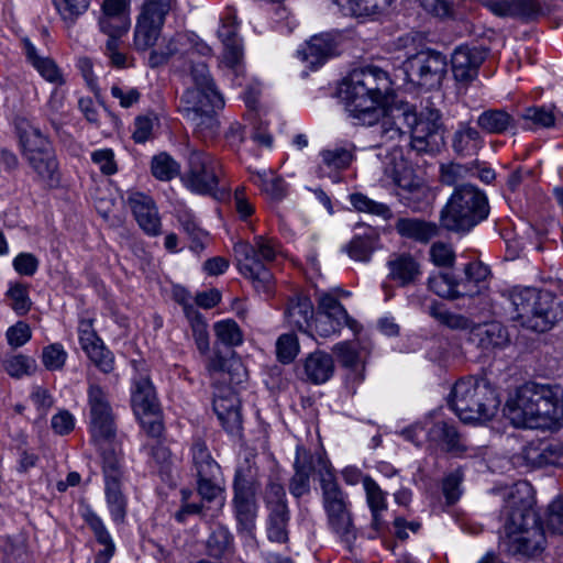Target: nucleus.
I'll list each match as a JSON object with an SVG mask.
<instances>
[{
    "instance_id": "1",
    "label": "nucleus",
    "mask_w": 563,
    "mask_h": 563,
    "mask_svg": "<svg viewBox=\"0 0 563 563\" xmlns=\"http://www.w3.org/2000/svg\"><path fill=\"white\" fill-rule=\"evenodd\" d=\"M391 82L378 67L353 70L339 89L346 110L361 124L373 126L377 146L388 145L402 136L401 124L411 133V147L417 152L434 151L442 142L441 113L426 106L419 113L406 102L389 104Z\"/></svg>"
},
{
    "instance_id": "2",
    "label": "nucleus",
    "mask_w": 563,
    "mask_h": 563,
    "mask_svg": "<svg viewBox=\"0 0 563 563\" xmlns=\"http://www.w3.org/2000/svg\"><path fill=\"white\" fill-rule=\"evenodd\" d=\"M504 411L515 427L556 430L563 423V386L527 383L508 398Z\"/></svg>"
},
{
    "instance_id": "3",
    "label": "nucleus",
    "mask_w": 563,
    "mask_h": 563,
    "mask_svg": "<svg viewBox=\"0 0 563 563\" xmlns=\"http://www.w3.org/2000/svg\"><path fill=\"white\" fill-rule=\"evenodd\" d=\"M504 497L506 500L501 518L504 542L508 551L528 556L540 553L544 549L545 537L533 509L532 487L527 482H518L504 494Z\"/></svg>"
},
{
    "instance_id": "4",
    "label": "nucleus",
    "mask_w": 563,
    "mask_h": 563,
    "mask_svg": "<svg viewBox=\"0 0 563 563\" xmlns=\"http://www.w3.org/2000/svg\"><path fill=\"white\" fill-rule=\"evenodd\" d=\"M190 77L192 86L181 96L179 109L205 136L211 137L218 132L216 112L224 107V99L216 88L206 63H194Z\"/></svg>"
},
{
    "instance_id": "5",
    "label": "nucleus",
    "mask_w": 563,
    "mask_h": 563,
    "mask_svg": "<svg viewBox=\"0 0 563 563\" xmlns=\"http://www.w3.org/2000/svg\"><path fill=\"white\" fill-rule=\"evenodd\" d=\"M509 312L522 327L544 332L563 314L561 302L549 291L516 287L509 291Z\"/></svg>"
},
{
    "instance_id": "6",
    "label": "nucleus",
    "mask_w": 563,
    "mask_h": 563,
    "mask_svg": "<svg viewBox=\"0 0 563 563\" xmlns=\"http://www.w3.org/2000/svg\"><path fill=\"white\" fill-rule=\"evenodd\" d=\"M449 405L463 422L483 423L497 413L500 400L487 379L467 377L454 384Z\"/></svg>"
},
{
    "instance_id": "7",
    "label": "nucleus",
    "mask_w": 563,
    "mask_h": 563,
    "mask_svg": "<svg viewBox=\"0 0 563 563\" xmlns=\"http://www.w3.org/2000/svg\"><path fill=\"white\" fill-rule=\"evenodd\" d=\"M233 251L240 274L252 283L258 295L269 298L274 292V277L266 263L276 258L278 243L274 239L257 235L252 243H235Z\"/></svg>"
},
{
    "instance_id": "8",
    "label": "nucleus",
    "mask_w": 563,
    "mask_h": 563,
    "mask_svg": "<svg viewBox=\"0 0 563 563\" xmlns=\"http://www.w3.org/2000/svg\"><path fill=\"white\" fill-rule=\"evenodd\" d=\"M488 216L487 198L477 187H456L440 214L441 225L453 232H468Z\"/></svg>"
},
{
    "instance_id": "9",
    "label": "nucleus",
    "mask_w": 563,
    "mask_h": 563,
    "mask_svg": "<svg viewBox=\"0 0 563 563\" xmlns=\"http://www.w3.org/2000/svg\"><path fill=\"white\" fill-rule=\"evenodd\" d=\"M402 434L416 445L428 441L430 445L456 456L463 455L468 450V445L455 426L445 420L426 419L423 422H417L405 429Z\"/></svg>"
},
{
    "instance_id": "10",
    "label": "nucleus",
    "mask_w": 563,
    "mask_h": 563,
    "mask_svg": "<svg viewBox=\"0 0 563 563\" xmlns=\"http://www.w3.org/2000/svg\"><path fill=\"white\" fill-rule=\"evenodd\" d=\"M319 462L323 465V468L327 472L325 475H322L320 481L329 525L342 540L349 542L355 538V533L352 518L347 510L345 495L335 482L327 463L321 457H319Z\"/></svg>"
},
{
    "instance_id": "11",
    "label": "nucleus",
    "mask_w": 563,
    "mask_h": 563,
    "mask_svg": "<svg viewBox=\"0 0 563 563\" xmlns=\"http://www.w3.org/2000/svg\"><path fill=\"white\" fill-rule=\"evenodd\" d=\"M175 0H146L136 19L132 46L136 52L151 51L161 38L166 15Z\"/></svg>"
},
{
    "instance_id": "12",
    "label": "nucleus",
    "mask_w": 563,
    "mask_h": 563,
    "mask_svg": "<svg viewBox=\"0 0 563 563\" xmlns=\"http://www.w3.org/2000/svg\"><path fill=\"white\" fill-rule=\"evenodd\" d=\"M90 433L101 454L115 450L111 441L115 435L114 416L104 390L90 384L88 388Z\"/></svg>"
},
{
    "instance_id": "13",
    "label": "nucleus",
    "mask_w": 563,
    "mask_h": 563,
    "mask_svg": "<svg viewBox=\"0 0 563 563\" xmlns=\"http://www.w3.org/2000/svg\"><path fill=\"white\" fill-rule=\"evenodd\" d=\"M131 404L134 415L142 428L151 437H159L163 432L161 408L155 388L147 376L133 379Z\"/></svg>"
},
{
    "instance_id": "14",
    "label": "nucleus",
    "mask_w": 563,
    "mask_h": 563,
    "mask_svg": "<svg viewBox=\"0 0 563 563\" xmlns=\"http://www.w3.org/2000/svg\"><path fill=\"white\" fill-rule=\"evenodd\" d=\"M106 504L115 525H122L128 514V497L122 489L121 459L115 450L102 453Z\"/></svg>"
},
{
    "instance_id": "15",
    "label": "nucleus",
    "mask_w": 563,
    "mask_h": 563,
    "mask_svg": "<svg viewBox=\"0 0 563 563\" xmlns=\"http://www.w3.org/2000/svg\"><path fill=\"white\" fill-rule=\"evenodd\" d=\"M184 186L197 195H208L220 199L223 194L219 191L218 164L207 153L198 150L188 156V169L181 176Z\"/></svg>"
},
{
    "instance_id": "16",
    "label": "nucleus",
    "mask_w": 563,
    "mask_h": 563,
    "mask_svg": "<svg viewBox=\"0 0 563 563\" xmlns=\"http://www.w3.org/2000/svg\"><path fill=\"white\" fill-rule=\"evenodd\" d=\"M347 327L355 334L362 325L353 319L341 305L338 297L331 292H322L318 299V318L314 321V331L322 338L338 334Z\"/></svg>"
},
{
    "instance_id": "17",
    "label": "nucleus",
    "mask_w": 563,
    "mask_h": 563,
    "mask_svg": "<svg viewBox=\"0 0 563 563\" xmlns=\"http://www.w3.org/2000/svg\"><path fill=\"white\" fill-rule=\"evenodd\" d=\"M446 71V59L440 53L421 51L404 63V74L412 85L433 88L439 86Z\"/></svg>"
},
{
    "instance_id": "18",
    "label": "nucleus",
    "mask_w": 563,
    "mask_h": 563,
    "mask_svg": "<svg viewBox=\"0 0 563 563\" xmlns=\"http://www.w3.org/2000/svg\"><path fill=\"white\" fill-rule=\"evenodd\" d=\"M384 170L401 190L408 194V196L404 195V198L418 200L427 194V186L413 175L412 169L404 161L401 151L396 145L390 146V152L384 162Z\"/></svg>"
},
{
    "instance_id": "19",
    "label": "nucleus",
    "mask_w": 563,
    "mask_h": 563,
    "mask_svg": "<svg viewBox=\"0 0 563 563\" xmlns=\"http://www.w3.org/2000/svg\"><path fill=\"white\" fill-rule=\"evenodd\" d=\"M234 507L238 520V530L252 538L256 526L257 506L255 489L244 479L238 478L234 484Z\"/></svg>"
},
{
    "instance_id": "20",
    "label": "nucleus",
    "mask_w": 563,
    "mask_h": 563,
    "mask_svg": "<svg viewBox=\"0 0 563 563\" xmlns=\"http://www.w3.org/2000/svg\"><path fill=\"white\" fill-rule=\"evenodd\" d=\"M319 457H321L330 467L329 462L322 456H314L302 446L296 449L295 460V474L290 481L289 490L295 497H301L310 490V475L318 467L320 476L325 475L323 465L320 464ZM331 471V468H329Z\"/></svg>"
},
{
    "instance_id": "21",
    "label": "nucleus",
    "mask_w": 563,
    "mask_h": 563,
    "mask_svg": "<svg viewBox=\"0 0 563 563\" xmlns=\"http://www.w3.org/2000/svg\"><path fill=\"white\" fill-rule=\"evenodd\" d=\"M332 352L342 367L346 369L345 382L352 388L365 379L363 349L356 341H342L333 345Z\"/></svg>"
},
{
    "instance_id": "22",
    "label": "nucleus",
    "mask_w": 563,
    "mask_h": 563,
    "mask_svg": "<svg viewBox=\"0 0 563 563\" xmlns=\"http://www.w3.org/2000/svg\"><path fill=\"white\" fill-rule=\"evenodd\" d=\"M387 279L399 287L415 285L422 276L421 263L407 252L394 253L386 262Z\"/></svg>"
},
{
    "instance_id": "23",
    "label": "nucleus",
    "mask_w": 563,
    "mask_h": 563,
    "mask_svg": "<svg viewBox=\"0 0 563 563\" xmlns=\"http://www.w3.org/2000/svg\"><path fill=\"white\" fill-rule=\"evenodd\" d=\"M126 202L145 233L157 235L161 232L158 211L150 196L139 191H130L128 192Z\"/></svg>"
},
{
    "instance_id": "24",
    "label": "nucleus",
    "mask_w": 563,
    "mask_h": 563,
    "mask_svg": "<svg viewBox=\"0 0 563 563\" xmlns=\"http://www.w3.org/2000/svg\"><path fill=\"white\" fill-rule=\"evenodd\" d=\"M213 409L228 432H239L242 424L240 400L231 388L217 389L213 398Z\"/></svg>"
},
{
    "instance_id": "25",
    "label": "nucleus",
    "mask_w": 563,
    "mask_h": 563,
    "mask_svg": "<svg viewBox=\"0 0 563 563\" xmlns=\"http://www.w3.org/2000/svg\"><path fill=\"white\" fill-rule=\"evenodd\" d=\"M493 14L501 18L531 20L541 13L536 0H481Z\"/></svg>"
},
{
    "instance_id": "26",
    "label": "nucleus",
    "mask_w": 563,
    "mask_h": 563,
    "mask_svg": "<svg viewBox=\"0 0 563 563\" xmlns=\"http://www.w3.org/2000/svg\"><path fill=\"white\" fill-rule=\"evenodd\" d=\"M484 60V54L477 48L457 47L452 54V71L454 78L462 84H468L477 76L478 67Z\"/></svg>"
},
{
    "instance_id": "27",
    "label": "nucleus",
    "mask_w": 563,
    "mask_h": 563,
    "mask_svg": "<svg viewBox=\"0 0 563 563\" xmlns=\"http://www.w3.org/2000/svg\"><path fill=\"white\" fill-rule=\"evenodd\" d=\"M470 341L484 351L505 347L509 343L506 328L499 322L471 327Z\"/></svg>"
},
{
    "instance_id": "28",
    "label": "nucleus",
    "mask_w": 563,
    "mask_h": 563,
    "mask_svg": "<svg viewBox=\"0 0 563 563\" xmlns=\"http://www.w3.org/2000/svg\"><path fill=\"white\" fill-rule=\"evenodd\" d=\"M23 49L27 62L44 80L56 87L63 86L66 82L65 76L55 60L48 56L41 55L30 40L23 41Z\"/></svg>"
},
{
    "instance_id": "29",
    "label": "nucleus",
    "mask_w": 563,
    "mask_h": 563,
    "mask_svg": "<svg viewBox=\"0 0 563 563\" xmlns=\"http://www.w3.org/2000/svg\"><path fill=\"white\" fill-rule=\"evenodd\" d=\"M219 67L235 86H242L245 77L244 49L242 42L223 45Z\"/></svg>"
},
{
    "instance_id": "30",
    "label": "nucleus",
    "mask_w": 563,
    "mask_h": 563,
    "mask_svg": "<svg viewBox=\"0 0 563 563\" xmlns=\"http://www.w3.org/2000/svg\"><path fill=\"white\" fill-rule=\"evenodd\" d=\"M302 368L307 382L321 385L333 376L334 361L330 354L318 350L305 358Z\"/></svg>"
},
{
    "instance_id": "31",
    "label": "nucleus",
    "mask_w": 563,
    "mask_h": 563,
    "mask_svg": "<svg viewBox=\"0 0 563 563\" xmlns=\"http://www.w3.org/2000/svg\"><path fill=\"white\" fill-rule=\"evenodd\" d=\"M334 51L333 40L329 34H319L312 36L303 47L298 49V57L307 63L310 68H317L322 65Z\"/></svg>"
},
{
    "instance_id": "32",
    "label": "nucleus",
    "mask_w": 563,
    "mask_h": 563,
    "mask_svg": "<svg viewBox=\"0 0 563 563\" xmlns=\"http://www.w3.org/2000/svg\"><path fill=\"white\" fill-rule=\"evenodd\" d=\"M82 518L92 530L97 541L104 547V549L98 553L95 563H109L114 554L115 545L103 520L91 508L84 510Z\"/></svg>"
},
{
    "instance_id": "33",
    "label": "nucleus",
    "mask_w": 563,
    "mask_h": 563,
    "mask_svg": "<svg viewBox=\"0 0 563 563\" xmlns=\"http://www.w3.org/2000/svg\"><path fill=\"white\" fill-rule=\"evenodd\" d=\"M484 139L476 128L468 123L459 124L452 139V147L461 156H473L483 147Z\"/></svg>"
},
{
    "instance_id": "34",
    "label": "nucleus",
    "mask_w": 563,
    "mask_h": 563,
    "mask_svg": "<svg viewBox=\"0 0 563 563\" xmlns=\"http://www.w3.org/2000/svg\"><path fill=\"white\" fill-rule=\"evenodd\" d=\"M343 14L368 18L382 14L393 0H332Z\"/></svg>"
},
{
    "instance_id": "35",
    "label": "nucleus",
    "mask_w": 563,
    "mask_h": 563,
    "mask_svg": "<svg viewBox=\"0 0 563 563\" xmlns=\"http://www.w3.org/2000/svg\"><path fill=\"white\" fill-rule=\"evenodd\" d=\"M476 123L483 131L490 134H503L516 130L515 118L504 109H489L482 112Z\"/></svg>"
},
{
    "instance_id": "36",
    "label": "nucleus",
    "mask_w": 563,
    "mask_h": 563,
    "mask_svg": "<svg viewBox=\"0 0 563 563\" xmlns=\"http://www.w3.org/2000/svg\"><path fill=\"white\" fill-rule=\"evenodd\" d=\"M396 230L401 236L421 243H427L438 233V228L434 223L415 218L399 219L396 223Z\"/></svg>"
},
{
    "instance_id": "37",
    "label": "nucleus",
    "mask_w": 563,
    "mask_h": 563,
    "mask_svg": "<svg viewBox=\"0 0 563 563\" xmlns=\"http://www.w3.org/2000/svg\"><path fill=\"white\" fill-rule=\"evenodd\" d=\"M428 287L434 294L443 298L476 295L475 288H468L466 285L456 283L449 274L431 275L428 279Z\"/></svg>"
},
{
    "instance_id": "38",
    "label": "nucleus",
    "mask_w": 563,
    "mask_h": 563,
    "mask_svg": "<svg viewBox=\"0 0 563 563\" xmlns=\"http://www.w3.org/2000/svg\"><path fill=\"white\" fill-rule=\"evenodd\" d=\"M313 313V305L307 297L291 299L286 310L289 324L298 328L302 332H308L312 329L311 320Z\"/></svg>"
},
{
    "instance_id": "39",
    "label": "nucleus",
    "mask_w": 563,
    "mask_h": 563,
    "mask_svg": "<svg viewBox=\"0 0 563 563\" xmlns=\"http://www.w3.org/2000/svg\"><path fill=\"white\" fill-rule=\"evenodd\" d=\"M252 181L273 201H280L287 195L285 180L271 169L257 170L252 175Z\"/></svg>"
},
{
    "instance_id": "40",
    "label": "nucleus",
    "mask_w": 563,
    "mask_h": 563,
    "mask_svg": "<svg viewBox=\"0 0 563 563\" xmlns=\"http://www.w3.org/2000/svg\"><path fill=\"white\" fill-rule=\"evenodd\" d=\"M378 233L371 227L364 228V232L355 234L346 251L349 256L358 262H368L375 249Z\"/></svg>"
},
{
    "instance_id": "41",
    "label": "nucleus",
    "mask_w": 563,
    "mask_h": 563,
    "mask_svg": "<svg viewBox=\"0 0 563 563\" xmlns=\"http://www.w3.org/2000/svg\"><path fill=\"white\" fill-rule=\"evenodd\" d=\"M20 143L26 159L32 155H40L52 150L46 136L37 128L31 125L20 129Z\"/></svg>"
},
{
    "instance_id": "42",
    "label": "nucleus",
    "mask_w": 563,
    "mask_h": 563,
    "mask_svg": "<svg viewBox=\"0 0 563 563\" xmlns=\"http://www.w3.org/2000/svg\"><path fill=\"white\" fill-rule=\"evenodd\" d=\"M179 34L164 35L151 48L148 64L151 67H157L168 62V59L179 52L180 40Z\"/></svg>"
},
{
    "instance_id": "43",
    "label": "nucleus",
    "mask_w": 563,
    "mask_h": 563,
    "mask_svg": "<svg viewBox=\"0 0 563 563\" xmlns=\"http://www.w3.org/2000/svg\"><path fill=\"white\" fill-rule=\"evenodd\" d=\"M30 165L38 177L51 186L58 181V168L53 150L27 158Z\"/></svg>"
},
{
    "instance_id": "44",
    "label": "nucleus",
    "mask_w": 563,
    "mask_h": 563,
    "mask_svg": "<svg viewBox=\"0 0 563 563\" xmlns=\"http://www.w3.org/2000/svg\"><path fill=\"white\" fill-rule=\"evenodd\" d=\"M267 536L273 542L284 543L288 540L287 522L288 509L286 505H278L269 510Z\"/></svg>"
},
{
    "instance_id": "45",
    "label": "nucleus",
    "mask_w": 563,
    "mask_h": 563,
    "mask_svg": "<svg viewBox=\"0 0 563 563\" xmlns=\"http://www.w3.org/2000/svg\"><path fill=\"white\" fill-rule=\"evenodd\" d=\"M4 296L9 301V306L16 314L24 316L30 311L32 301L29 296L27 285L19 282H11L9 283Z\"/></svg>"
},
{
    "instance_id": "46",
    "label": "nucleus",
    "mask_w": 563,
    "mask_h": 563,
    "mask_svg": "<svg viewBox=\"0 0 563 563\" xmlns=\"http://www.w3.org/2000/svg\"><path fill=\"white\" fill-rule=\"evenodd\" d=\"M191 451L192 462L197 475L202 474L213 476L214 474H220V467L212 459L205 442L200 440L195 441Z\"/></svg>"
},
{
    "instance_id": "47",
    "label": "nucleus",
    "mask_w": 563,
    "mask_h": 563,
    "mask_svg": "<svg viewBox=\"0 0 563 563\" xmlns=\"http://www.w3.org/2000/svg\"><path fill=\"white\" fill-rule=\"evenodd\" d=\"M428 311L439 323L452 330L471 329V321L466 317L448 310L442 303L430 305Z\"/></svg>"
},
{
    "instance_id": "48",
    "label": "nucleus",
    "mask_w": 563,
    "mask_h": 563,
    "mask_svg": "<svg viewBox=\"0 0 563 563\" xmlns=\"http://www.w3.org/2000/svg\"><path fill=\"white\" fill-rule=\"evenodd\" d=\"M89 360L103 373L108 374L113 371V354L104 346L101 339L90 344L81 346Z\"/></svg>"
},
{
    "instance_id": "49",
    "label": "nucleus",
    "mask_w": 563,
    "mask_h": 563,
    "mask_svg": "<svg viewBox=\"0 0 563 563\" xmlns=\"http://www.w3.org/2000/svg\"><path fill=\"white\" fill-rule=\"evenodd\" d=\"M2 367L11 377L21 378L35 372L36 362L31 356L13 354L3 358Z\"/></svg>"
},
{
    "instance_id": "50",
    "label": "nucleus",
    "mask_w": 563,
    "mask_h": 563,
    "mask_svg": "<svg viewBox=\"0 0 563 563\" xmlns=\"http://www.w3.org/2000/svg\"><path fill=\"white\" fill-rule=\"evenodd\" d=\"M100 31L108 35V40H120L131 27L130 15L99 16Z\"/></svg>"
},
{
    "instance_id": "51",
    "label": "nucleus",
    "mask_w": 563,
    "mask_h": 563,
    "mask_svg": "<svg viewBox=\"0 0 563 563\" xmlns=\"http://www.w3.org/2000/svg\"><path fill=\"white\" fill-rule=\"evenodd\" d=\"M152 174L159 180H169L179 175V164L167 153L155 155L151 164Z\"/></svg>"
},
{
    "instance_id": "52",
    "label": "nucleus",
    "mask_w": 563,
    "mask_h": 563,
    "mask_svg": "<svg viewBox=\"0 0 563 563\" xmlns=\"http://www.w3.org/2000/svg\"><path fill=\"white\" fill-rule=\"evenodd\" d=\"M178 220L183 230L192 240L191 249L195 251L202 250L203 240L207 238V232L200 228L192 212L189 210L180 211L178 214Z\"/></svg>"
},
{
    "instance_id": "53",
    "label": "nucleus",
    "mask_w": 563,
    "mask_h": 563,
    "mask_svg": "<svg viewBox=\"0 0 563 563\" xmlns=\"http://www.w3.org/2000/svg\"><path fill=\"white\" fill-rule=\"evenodd\" d=\"M526 129L532 128H550L554 124L555 115L551 108L531 107L522 113Z\"/></svg>"
},
{
    "instance_id": "54",
    "label": "nucleus",
    "mask_w": 563,
    "mask_h": 563,
    "mask_svg": "<svg viewBox=\"0 0 563 563\" xmlns=\"http://www.w3.org/2000/svg\"><path fill=\"white\" fill-rule=\"evenodd\" d=\"M213 328L217 339L224 345L235 346L243 342L242 331L234 320H221Z\"/></svg>"
},
{
    "instance_id": "55",
    "label": "nucleus",
    "mask_w": 563,
    "mask_h": 563,
    "mask_svg": "<svg viewBox=\"0 0 563 563\" xmlns=\"http://www.w3.org/2000/svg\"><path fill=\"white\" fill-rule=\"evenodd\" d=\"M366 503L371 511L387 510V494L369 476L363 478Z\"/></svg>"
},
{
    "instance_id": "56",
    "label": "nucleus",
    "mask_w": 563,
    "mask_h": 563,
    "mask_svg": "<svg viewBox=\"0 0 563 563\" xmlns=\"http://www.w3.org/2000/svg\"><path fill=\"white\" fill-rule=\"evenodd\" d=\"M53 4L66 22H74L79 15L84 14L90 3V0H52Z\"/></svg>"
},
{
    "instance_id": "57",
    "label": "nucleus",
    "mask_w": 563,
    "mask_h": 563,
    "mask_svg": "<svg viewBox=\"0 0 563 563\" xmlns=\"http://www.w3.org/2000/svg\"><path fill=\"white\" fill-rule=\"evenodd\" d=\"M350 202L357 211L361 212H367L384 219H388L391 214L386 205L376 202L363 194H352L350 196Z\"/></svg>"
},
{
    "instance_id": "58",
    "label": "nucleus",
    "mask_w": 563,
    "mask_h": 563,
    "mask_svg": "<svg viewBox=\"0 0 563 563\" xmlns=\"http://www.w3.org/2000/svg\"><path fill=\"white\" fill-rule=\"evenodd\" d=\"M300 351L298 339L295 334H282L276 342V355L284 364L291 363Z\"/></svg>"
},
{
    "instance_id": "59",
    "label": "nucleus",
    "mask_w": 563,
    "mask_h": 563,
    "mask_svg": "<svg viewBox=\"0 0 563 563\" xmlns=\"http://www.w3.org/2000/svg\"><path fill=\"white\" fill-rule=\"evenodd\" d=\"M220 474L213 476L197 475L198 493L203 499L214 500L220 499V504H223L222 487L220 485Z\"/></svg>"
},
{
    "instance_id": "60",
    "label": "nucleus",
    "mask_w": 563,
    "mask_h": 563,
    "mask_svg": "<svg viewBox=\"0 0 563 563\" xmlns=\"http://www.w3.org/2000/svg\"><path fill=\"white\" fill-rule=\"evenodd\" d=\"M67 357V352L59 343L49 344L42 351V363L48 371L62 369L66 363Z\"/></svg>"
},
{
    "instance_id": "61",
    "label": "nucleus",
    "mask_w": 563,
    "mask_h": 563,
    "mask_svg": "<svg viewBox=\"0 0 563 563\" xmlns=\"http://www.w3.org/2000/svg\"><path fill=\"white\" fill-rule=\"evenodd\" d=\"M322 163L329 169L346 168L353 159L351 151L343 147L324 150L320 153Z\"/></svg>"
},
{
    "instance_id": "62",
    "label": "nucleus",
    "mask_w": 563,
    "mask_h": 563,
    "mask_svg": "<svg viewBox=\"0 0 563 563\" xmlns=\"http://www.w3.org/2000/svg\"><path fill=\"white\" fill-rule=\"evenodd\" d=\"M232 536L224 527H219L212 531L208 539V550L213 556H221L231 547Z\"/></svg>"
},
{
    "instance_id": "63",
    "label": "nucleus",
    "mask_w": 563,
    "mask_h": 563,
    "mask_svg": "<svg viewBox=\"0 0 563 563\" xmlns=\"http://www.w3.org/2000/svg\"><path fill=\"white\" fill-rule=\"evenodd\" d=\"M104 54L115 68L123 69L134 65V58L120 49V40H108Z\"/></svg>"
},
{
    "instance_id": "64",
    "label": "nucleus",
    "mask_w": 563,
    "mask_h": 563,
    "mask_svg": "<svg viewBox=\"0 0 563 563\" xmlns=\"http://www.w3.org/2000/svg\"><path fill=\"white\" fill-rule=\"evenodd\" d=\"M547 529L553 534H563V497H558L548 507Z\"/></svg>"
}]
</instances>
